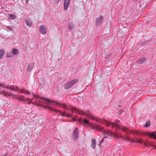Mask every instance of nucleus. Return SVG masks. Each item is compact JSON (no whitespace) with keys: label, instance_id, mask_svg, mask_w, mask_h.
I'll return each mask as SVG.
<instances>
[{"label":"nucleus","instance_id":"49530a36","mask_svg":"<svg viewBox=\"0 0 156 156\" xmlns=\"http://www.w3.org/2000/svg\"><path fill=\"white\" fill-rule=\"evenodd\" d=\"M33 100V99H32L31 100V101H32Z\"/></svg>","mask_w":156,"mask_h":156},{"label":"nucleus","instance_id":"e433bc0d","mask_svg":"<svg viewBox=\"0 0 156 156\" xmlns=\"http://www.w3.org/2000/svg\"><path fill=\"white\" fill-rule=\"evenodd\" d=\"M104 139H102L101 140V141H100V143H102L103 142V141H104Z\"/></svg>","mask_w":156,"mask_h":156},{"label":"nucleus","instance_id":"a878e982","mask_svg":"<svg viewBox=\"0 0 156 156\" xmlns=\"http://www.w3.org/2000/svg\"><path fill=\"white\" fill-rule=\"evenodd\" d=\"M150 126V123L149 122H147L144 126L145 127H148Z\"/></svg>","mask_w":156,"mask_h":156},{"label":"nucleus","instance_id":"a211bd4d","mask_svg":"<svg viewBox=\"0 0 156 156\" xmlns=\"http://www.w3.org/2000/svg\"><path fill=\"white\" fill-rule=\"evenodd\" d=\"M34 63H33V64L32 63H30L29 64L27 69V70L28 71H30L32 69L34 66Z\"/></svg>","mask_w":156,"mask_h":156},{"label":"nucleus","instance_id":"5701e85b","mask_svg":"<svg viewBox=\"0 0 156 156\" xmlns=\"http://www.w3.org/2000/svg\"><path fill=\"white\" fill-rule=\"evenodd\" d=\"M10 90L15 91H18L20 89L17 87L13 86L12 87H11Z\"/></svg>","mask_w":156,"mask_h":156},{"label":"nucleus","instance_id":"f8f14e48","mask_svg":"<svg viewBox=\"0 0 156 156\" xmlns=\"http://www.w3.org/2000/svg\"><path fill=\"white\" fill-rule=\"evenodd\" d=\"M69 4V0H65L64 3V9L66 10Z\"/></svg>","mask_w":156,"mask_h":156},{"label":"nucleus","instance_id":"393cba45","mask_svg":"<svg viewBox=\"0 0 156 156\" xmlns=\"http://www.w3.org/2000/svg\"><path fill=\"white\" fill-rule=\"evenodd\" d=\"M9 17L10 18L13 19H14L16 17V16L12 14H10Z\"/></svg>","mask_w":156,"mask_h":156},{"label":"nucleus","instance_id":"ea45409f","mask_svg":"<svg viewBox=\"0 0 156 156\" xmlns=\"http://www.w3.org/2000/svg\"><path fill=\"white\" fill-rule=\"evenodd\" d=\"M33 96H34V98H35V97H36V95H35L34 94H33Z\"/></svg>","mask_w":156,"mask_h":156},{"label":"nucleus","instance_id":"2f4dec72","mask_svg":"<svg viewBox=\"0 0 156 156\" xmlns=\"http://www.w3.org/2000/svg\"><path fill=\"white\" fill-rule=\"evenodd\" d=\"M29 99V98H27L26 99H21V98H19V99L20 100V101H21V100H22V101H25V100H28Z\"/></svg>","mask_w":156,"mask_h":156},{"label":"nucleus","instance_id":"6ab92c4d","mask_svg":"<svg viewBox=\"0 0 156 156\" xmlns=\"http://www.w3.org/2000/svg\"><path fill=\"white\" fill-rule=\"evenodd\" d=\"M25 22H26V25L27 26H28L30 27L31 26L32 22L31 21L29 20L26 19V20Z\"/></svg>","mask_w":156,"mask_h":156},{"label":"nucleus","instance_id":"ddd939ff","mask_svg":"<svg viewBox=\"0 0 156 156\" xmlns=\"http://www.w3.org/2000/svg\"><path fill=\"white\" fill-rule=\"evenodd\" d=\"M96 145V141L95 139H92L91 140V147L93 149L95 148Z\"/></svg>","mask_w":156,"mask_h":156},{"label":"nucleus","instance_id":"f257e3e1","mask_svg":"<svg viewBox=\"0 0 156 156\" xmlns=\"http://www.w3.org/2000/svg\"><path fill=\"white\" fill-rule=\"evenodd\" d=\"M119 120H117L114 122L113 123H112L108 121L105 120H103L102 122V123L105 124L107 126H109L110 125H111L113 128L115 127L118 129H121L125 132L126 134H128L126 131V130H128V128H127L117 125V124L119 123Z\"/></svg>","mask_w":156,"mask_h":156},{"label":"nucleus","instance_id":"58836bf2","mask_svg":"<svg viewBox=\"0 0 156 156\" xmlns=\"http://www.w3.org/2000/svg\"><path fill=\"white\" fill-rule=\"evenodd\" d=\"M122 139L123 140V141H124L125 140H126V138H124L123 137V138H122Z\"/></svg>","mask_w":156,"mask_h":156},{"label":"nucleus","instance_id":"9b49d317","mask_svg":"<svg viewBox=\"0 0 156 156\" xmlns=\"http://www.w3.org/2000/svg\"><path fill=\"white\" fill-rule=\"evenodd\" d=\"M129 131L130 133H132L134 135L135 134H136L138 135H141L142 134L139 131L136 130H134V131H131V130H129L128 129V130H126V131L128 133V134H129V133L127 132V131Z\"/></svg>","mask_w":156,"mask_h":156},{"label":"nucleus","instance_id":"c756f323","mask_svg":"<svg viewBox=\"0 0 156 156\" xmlns=\"http://www.w3.org/2000/svg\"><path fill=\"white\" fill-rule=\"evenodd\" d=\"M126 140H127L128 141H130L131 140V139L129 138L128 136H126Z\"/></svg>","mask_w":156,"mask_h":156},{"label":"nucleus","instance_id":"4be33fe9","mask_svg":"<svg viewBox=\"0 0 156 156\" xmlns=\"http://www.w3.org/2000/svg\"><path fill=\"white\" fill-rule=\"evenodd\" d=\"M20 90L21 93H24L26 94H30V92L24 89H20Z\"/></svg>","mask_w":156,"mask_h":156},{"label":"nucleus","instance_id":"f704fd0d","mask_svg":"<svg viewBox=\"0 0 156 156\" xmlns=\"http://www.w3.org/2000/svg\"><path fill=\"white\" fill-rule=\"evenodd\" d=\"M11 56V54H10V55H7L6 57L7 58H10Z\"/></svg>","mask_w":156,"mask_h":156},{"label":"nucleus","instance_id":"412c9836","mask_svg":"<svg viewBox=\"0 0 156 156\" xmlns=\"http://www.w3.org/2000/svg\"><path fill=\"white\" fill-rule=\"evenodd\" d=\"M12 53L13 54L17 55L19 53V52L17 49L14 48L12 50Z\"/></svg>","mask_w":156,"mask_h":156},{"label":"nucleus","instance_id":"2eb2a0df","mask_svg":"<svg viewBox=\"0 0 156 156\" xmlns=\"http://www.w3.org/2000/svg\"><path fill=\"white\" fill-rule=\"evenodd\" d=\"M145 58H142L140 59L137 60V62L140 64H141L144 63L146 61Z\"/></svg>","mask_w":156,"mask_h":156},{"label":"nucleus","instance_id":"c9c22d12","mask_svg":"<svg viewBox=\"0 0 156 156\" xmlns=\"http://www.w3.org/2000/svg\"><path fill=\"white\" fill-rule=\"evenodd\" d=\"M4 103L5 104H8V101H4Z\"/></svg>","mask_w":156,"mask_h":156},{"label":"nucleus","instance_id":"37998d69","mask_svg":"<svg viewBox=\"0 0 156 156\" xmlns=\"http://www.w3.org/2000/svg\"><path fill=\"white\" fill-rule=\"evenodd\" d=\"M21 97H22V98H23V99L24 98V97L23 96H21Z\"/></svg>","mask_w":156,"mask_h":156},{"label":"nucleus","instance_id":"aec40b11","mask_svg":"<svg viewBox=\"0 0 156 156\" xmlns=\"http://www.w3.org/2000/svg\"><path fill=\"white\" fill-rule=\"evenodd\" d=\"M5 53V50L3 49H0V59H1L4 55Z\"/></svg>","mask_w":156,"mask_h":156},{"label":"nucleus","instance_id":"473e14b6","mask_svg":"<svg viewBox=\"0 0 156 156\" xmlns=\"http://www.w3.org/2000/svg\"><path fill=\"white\" fill-rule=\"evenodd\" d=\"M130 142L131 143H134L135 141L134 139H131V140L130 141Z\"/></svg>","mask_w":156,"mask_h":156},{"label":"nucleus","instance_id":"bb28decb","mask_svg":"<svg viewBox=\"0 0 156 156\" xmlns=\"http://www.w3.org/2000/svg\"><path fill=\"white\" fill-rule=\"evenodd\" d=\"M73 25L72 23H69L68 26V28L69 29H72L73 27Z\"/></svg>","mask_w":156,"mask_h":156},{"label":"nucleus","instance_id":"a18cd8bd","mask_svg":"<svg viewBox=\"0 0 156 156\" xmlns=\"http://www.w3.org/2000/svg\"><path fill=\"white\" fill-rule=\"evenodd\" d=\"M154 147L155 149H156V146H154Z\"/></svg>","mask_w":156,"mask_h":156},{"label":"nucleus","instance_id":"dca6fc26","mask_svg":"<svg viewBox=\"0 0 156 156\" xmlns=\"http://www.w3.org/2000/svg\"><path fill=\"white\" fill-rule=\"evenodd\" d=\"M72 86L69 82L67 83L64 85V88L66 89H68L70 88Z\"/></svg>","mask_w":156,"mask_h":156},{"label":"nucleus","instance_id":"9d476101","mask_svg":"<svg viewBox=\"0 0 156 156\" xmlns=\"http://www.w3.org/2000/svg\"><path fill=\"white\" fill-rule=\"evenodd\" d=\"M40 32L42 34H45L46 33V30L45 27L41 26L40 28Z\"/></svg>","mask_w":156,"mask_h":156},{"label":"nucleus","instance_id":"cd10ccee","mask_svg":"<svg viewBox=\"0 0 156 156\" xmlns=\"http://www.w3.org/2000/svg\"><path fill=\"white\" fill-rule=\"evenodd\" d=\"M4 85L2 86V87H3L5 88H6L8 89H9L10 90L11 87H9V86H5L4 84H3Z\"/></svg>","mask_w":156,"mask_h":156},{"label":"nucleus","instance_id":"7ed1b4c3","mask_svg":"<svg viewBox=\"0 0 156 156\" xmlns=\"http://www.w3.org/2000/svg\"><path fill=\"white\" fill-rule=\"evenodd\" d=\"M78 129L77 127H76L74 130L73 134L72 137L73 140L76 141L78 136Z\"/></svg>","mask_w":156,"mask_h":156},{"label":"nucleus","instance_id":"72a5a7b5","mask_svg":"<svg viewBox=\"0 0 156 156\" xmlns=\"http://www.w3.org/2000/svg\"><path fill=\"white\" fill-rule=\"evenodd\" d=\"M67 107V106L65 104H64L63 106V108H66Z\"/></svg>","mask_w":156,"mask_h":156},{"label":"nucleus","instance_id":"b1692460","mask_svg":"<svg viewBox=\"0 0 156 156\" xmlns=\"http://www.w3.org/2000/svg\"><path fill=\"white\" fill-rule=\"evenodd\" d=\"M114 137H116L118 139H122L123 138V136L120 135H114Z\"/></svg>","mask_w":156,"mask_h":156},{"label":"nucleus","instance_id":"c03bdc74","mask_svg":"<svg viewBox=\"0 0 156 156\" xmlns=\"http://www.w3.org/2000/svg\"><path fill=\"white\" fill-rule=\"evenodd\" d=\"M29 0H27V4H28V1H29Z\"/></svg>","mask_w":156,"mask_h":156},{"label":"nucleus","instance_id":"4468645a","mask_svg":"<svg viewBox=\"0 0 156 156\" xmlns=\"http://www.w3.org/2000/svg\"><path fill=\"white\" fill-rule=\"evenodd\" d=\"M156 131L153 132L151 133H149L148 135L150 136L151 138H153L154 139H156Z\"/></svg>","mask_w":156,"mask_h":156},{"label":"nucleus","instance_id":"20e7f679","mask_svg":"<svg viewBox=\"0 0 156 156\" xmlns=\"http://www.w3.org/2000/svg\"><path fill=\"white\" fill-rule=\"evenodd\" d=\"M44 107L46 109H48L49 111L53 112L55 111L56 112H59L61 114V115L62 116H66V115L65 114V113H62L61 112V111L59 110H54L53 108L49 106L48 105L44 106Z\"/></svg>","mask_w":156,"mask_h":156},{"label":"nucleus","instance_id":"7c9ffc66","mask_svg":"<svg viewBox=\"0 0 156 156\" xmlns=\"http://www.w3.org/2000/svg\"><path fill=\"white\" fill-rule=\"evenodd\" d=\"M83 122L84 123H87L89 122V121L87 119H84L83 120Z\"/></svg>","mask_w":156,"mask_h":156},{"label":"nucleus","instance_id":"f3484780","mask_svg":"<svg viewBox=\"0 0 156 156\" xmlns=\"http://www.w3.org/2000/svg\"><path fill=\"white\" fill-rule=\"evenodd\" d=\"M78 81V79H74V80H70L69 81L70 83V84L72 86L74 84L76 83Z\"/></svg>","mask_w":156,"mask_h":156},{"label":"nucleus","instance_id":"c85d7f7f","mask_svg":"<svg viewBox=\"0 0 156 156\" xmlns=\"http://www.w3.org/2000/svg\"><path fill=\"white\" fill-rule=\"evenodd\" d=\"M142 141V139H140L139 140H136V142L139 143H141Z\"/></svg>","mask_w":156,"mask_h":156},{"label":"nucleus","instance_id":"39448f33","mask_svg":"<svg viewBox=\"0 0 156 156\" xmlns=\"http://www.w3.org/2000/svg\"><path fill=\"white\" fill-rule=\"evenodd\" d=\"M102 131L103 133L104 134V138H108V137L106 136H114V135L113 133L111 131L109 130H102Z\"/></svg>","mask_w":156,"mask_h":156},{"label":"nucleus","instance_id":"1a4fd4ad","mask_svg":"<svg viewBox=\"0 0 156 156\" xmlns=\"http://www.w3.org/2000/svg\"><path fill=\"white\" fill-rule=\"evenodd\" d=\"M91 128L92 129L98 130L99 131H101V129L99 126L97 124L91 125L90 126Z\"/></svg>","mask_w":156,"mask_h":156},{"label":"nucleus","instance_id":"4c0bfd02","mask_svg":"<svg viewBox=\"0 0 156 156\" xmlns=\"http://www.w3.org/2000/svg\"><path fill=\"white\" fill-rule=\"evenodd\" d=\"M120 112V114H121V113L123 112V110H121L119 111Z\"/></svg>","mask_w":156,"mask_h":156},{"label":"nucleus","instance_id":"6e6552de","mask_svg":"<svg viewBox=\"0 0 156 156\" xmlns=\"http://www.w3.org/2000/svg\"><path fill=\"white\" fill-rule=\"evenodd\" d=\"M0 94L3 95L5 96H12L13 98H14L15 96V95L14 94H12L11 93H8V94H7L4 90L0 91Z\"/></svg>","mask_w":156,"mask_h":156},{"label":"nucleus","instance_id":"a19ab883","mask_svg":"<svg viewBox=\"0 0 156 156\" xmlns=\"http://www.w3.org/2000/svg\"><path fill=\"white\" fill-rule=\"evenodd\" d=\"M0 85H1L2 86L3 85V84H2L1 83H0Z\"/></svg>","mask_w":156,"mask_h":156},{"label":"nucleus","instance_id":"0eeeda50","mask_svg":"<svg viewBox=\"0 0 156 156\" xmlns=\"http://www.w3.org/2000/svg\"><path fill=\"white\" fill-rule=\"evenodd\" d=\"M41 98L42 100L45 101L47 102L48 104L51 102H52L53 103H51V104L52 105H58L57 102L56 101H51L48 98Z\"/></svg>","mask_w":156,"mask_h":156},{"label":"nucleus","instance_id":"79ce46f5","mask_svg":"<svg viewBox=\"0 0 156 156\" xmlns=\"http://www.w3.org/2000/svg\"><path fill=\"white\" fill-rule=\"evenodd\" d=\"M66 108L68 110L70 109V108H68V107H67V108Z\"/></svg>","mask_w":156,"mask_h":156},{"label":"nucleus","instance_id":"423d86ee","mask_svg":"<svg viewBox=\"0 0 156 156\" xmlns=\"http://www.w3.org/2000/svg\"><path fill=\"white\" fill-rule=\"evenodd\" d=\"M103 20V17L102 16H100L96 19V24L97 26L99 25L102 24Z\"/></svg>","mask_w":156,"mask_h":156},{"label":"nucleus","instance_id":"de8ad7c7","mask_svg":"<svg viewBox=\"0 0 156 156\" xmlns=\"http://www.w3.org/2000/svg\"><path fill=\"white\" fill-rule=\"evenodd\" d=\"M67 116V117H69V115H68V116Z\"/></svg>","mask_w":156,"mask_h":156},{"label":"nucleus","instance_id":"f03ea898","mask_svg":"<svg viewBox=\"0 0 156 156\" xmlns=\"http://www.w3.org/2000/svg\"><path fill=\"white\" fill-rule=\"evenodd\" d=\"M72 111L73 112H75L77 113H78L80 114L85 115L86 116H89V119H93V118H94V117H93L91 114V113L90 110H87V112L85 113L82 111H80L79 109H77L73 107L72 109ZM94 119L97 121L99 122H101V120L99 119L95 118Z\"/></svg>","mask_w":156,"mask_h":156}]
</instances>
